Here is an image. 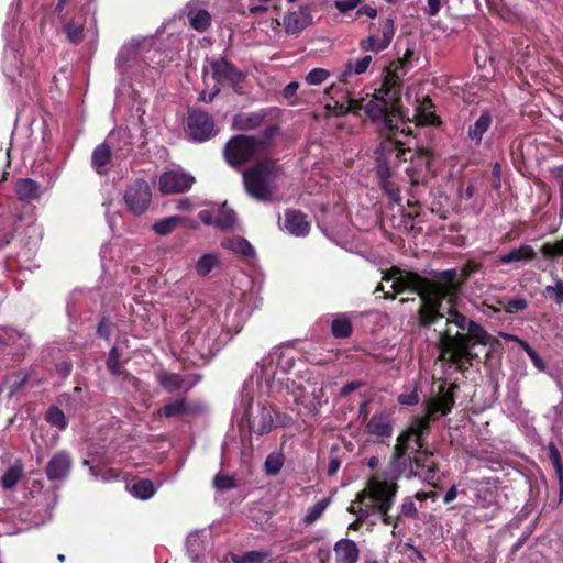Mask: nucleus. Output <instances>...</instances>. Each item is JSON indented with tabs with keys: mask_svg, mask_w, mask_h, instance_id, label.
<instances>
[{
	"mask_svg": "<svg viewBox=\"0 0 563 563\" xmlns=\"http://www.w3.org/2000/svg\"><path fill=\"white\" fill-rule=\"evenodd\" d=\"M431 275L433 280L428 279L424 284V295L440 306L443 301L449 305L445 329L438 332L435 341L440 352L438 360L454 364L456 372L465 374L473 363L479 362V355L472 351L473 346L479 344L495 349L499 346V341L485 331L483 325L456 310L463 288V280H457L456 269L434 271Z\"/></svg>",
	"mask_w": 563,
	"mask_h": 563,
	"instance_id": "1",
	"label": "nucleus"
},
{
	"mask_svg": "<svg viewBox=\"0 0 563 563\" xmlns=\"http://www.w3.org/2000/svg\"><path fill=\"white\" fill-rule=\"evenodd\" d=\"M457 389L459 385L455 383L446 386L443 382L438 385L435 396L424 401V413L415 417L408 428L398 434L394 445L395 464H404L405 454L411 442L422 445V437L430 432L431 421H435L437 413L446 416L453 410Z\"/></svg>",
	"mask_w": 563,
	"mask_h": 563,
	"instance_id": "2",
	"label": "nucleus"
},
{
	"mask_svg": "<svg viewBox=\"0 0 563 563\" xmlns=\"http://www.w3.org/2000/svg\"><path fill=\"white\" fill-rule=\"evenodd\" d=\"M402 76L404 73L399 74L396 70L391 77H385L382 87L368 100L349 99L347 110L355 113L364 111L365 115L373 120L388 122V115L395 113L399 107Z\"/></svg>",
	"mask_w": 563,
	"mask_h": 563,
	"instance_id": "3",
	"label": "nucleus"
},
{
	"mask_svg": "<svg viewBox=\"0 0 563 563\" xmlns=\"http://www.w3.org/2000/svg\"><path fill=\"white\" fill-rule=\"evenodd\" d=\"M398 486L394 479H386L382 475H373L367 487L358 492L355 503L363 504L365 500H371V509H361V517L367 518L374 512L382 515V522L384 525H393L397 527V522L400 520V516L394 517L389 515Z\"/></svg>",
	"mask_w": 563,
	"mask_h": 563,
	"instance_id": "4",
	"label": "nucleus"
},
{
	"mask_svg": "<svg viewBox=\"0 0 563 563\" xmlns=\"http://www.w3.org/2000/svg\"><path fill=\"white\" fill-rule=\"evenodd\" d=\"M283 174V166L278 159L260 158L250 168L243 172L245 192L258 200L271 201L273 197L272 184Z\"/></svg>",
	"mask_w": 563,
	"mask_h": 563,
	"instance_id": "5",
	"label": "nucleus"
},
{
	"mask_svg": "<svg viewBox=\"0 0 563 563\" xmlns=\"http://www.w3.org/2000/svg\"><path fill=\"white\" fill-rule=\"evenodd\" d=\"M393 144L395 145L396 158L410 163L406 169L409 179H413L415 184L428 185L429 180L434 177L432 151L429 147H420L418 143L416 148L406 147V143Z\"/></svg>",
	"mask_w": 563,
	"mask_h": 563,
	"instance_id": "6",
	"label": "nucleus"
},
{
	"mask_svg": "<svg viewBox=\"0 0 563 563\" xmlns=\"http://www.w3.org/2000/svg\"><path fill=\"white\" fill-rule=\"evenodd\" d=\"M416 445L417 450L415 456L410 457L405 454L404 464H395L394 453L391 454V467L395 474L391 479L396 482L397 477H399L400 474L405 472L407 465L409 464L411 474L419 476L423 482L434 486L432 482L437 478L439 466L433 459V453L428 450H423V441L421 446H419L417 443ZM406 453H408V451Z\"/></svg>",
	"mask_w": 563,
	"mask_h": 563,
	"instance_id": "7",
	"label": "nucleus"
},
{
	"mask_svg": "<svg viewBox=\"0 0 563 563\" xmlns=\"http://www.w3.org/2000/svg\"><path fill=\"white\" fill-rule=\"evenodd\" d=\"M383 280L390 282L393 280V289L394 294L385 292L384 298L385 299H391L394 300L396 298V295L405 294L407 291L411 294H416L420 298L424 295V285L428 284V278L421 276L418 273L415 272H406L397 266H393L390 269H388L384 276Z\"/></svg>",
	"mask_w": 563,
	"mask_h": 563,
	"instance_id": "8",
	"label": "nucleus"
},
{
	"mask_svg": "<svg viewBox=\"0 0 563 563\" xmlns=\"http://www.w3.org/2000/svg\"><path fill=\"white\" fill-rule=\"evenodd\" d=\"M269 143H227L223 148L224 159L232 167H240L252 159H264Z\"/></svg>",
	"mask_w": 563,
	"mask_h": 563,
	"instance_id": "9",
	"label": "nucleus"
},
{
	"mask_svg": "<svg viewBox=\"0 0 563 563\" xmlns=\"http://www.w3.org/2000/svg\"><path fill=\"white\" fill-rule=\"evenodd\" d=\"M212 78L219 85H228L235 92L242 93L241 84L244 81V74L225 58L208 60Z\"/></svg>",
	"mask_w": 563,
	"mask_h": 563,
	"instance_id": "10",
	"label": "nucleus"
},
{
	"mask_svg": "<svg viewBox=\"0 0 563 563\" xmlns=\"http://www.w3.org/2000/svg\"><path fill=\"white\" fill-rule=\"evenodd\" d=\"M124 205L134 216H142L151 203V189L144 179H136L125 188L123 194Z\"/></svg>",
	"mask_w": 563,
	"mask_h": 563,
	"instance_id": "11",
	"label": "nucleus"
},
{
	"mask_svg": "<svg viewBox=\"0 0 563 563\" xmlns=\"http://www.w3.org/2000/svg\"><path fill=\"white\" fill-rule=\"evenodd\" d=\"M187 128L190 136L196 141L216 137L218 129L213 118L200 109H191L187 114Z\"/></svg>",
	"mask_w": 563,
	"mask_h": 563,
	"instance_id": "12",
	"label": "nucleus"
},
{
	"mask_svg": "<svg viewBox=\"0 0 563 563\" xmlns=\"http://www.w3.org/2000/svg\"><path fill=\"white\" fill-rule=\"evenodd\" d=\"M195 177L178 169H170L159 176L158 189L162 195H178L189 190Z\"/></svg>",
	"mask_w": 563,
	"mask_h": 563,
	"instance_id": "13",
	"label": "nucleus"
},
{
	"mask_svg": "<svg viewBox=\"0 0 563 563\" xmlns=\"http://www.w3.org/2000/svg\"><path fill=\"white\" fill-rule=\"evenodd\" d=\"M365 431L373 439V443H386L394 433L390 413L384 410L374 412L366 424Z\"/></svg>",
	"mask_w": 563,
	"mask_h": 563,
	"instance_id": "14",
	"label": "nucleus"
},
{
	"mask_svg": "<svg viewBox=\"0 0 563 563\" xmlns=\"http://www.w3.org/2000/svg\"><path fill=\"white\" fill-rule=\"evenodd\" d=\"M73 467L71 455L67 451H58L51 456L46 464V476L48 481H63L70 475Z\"/></svg>",
	"mask_w": 563,
	"mask_h": 563,
	"instance_id": "15",
	"label": "nucleus"
},
{
	"mask_svg": "<svg viewBox=\"0 0 563 563\" xmlns=\"http://www.w3.org/2000/svg\"><path fill=\"white\" fill-rule=\"evenodd\" d=\"M279 109H261L256 112H242L233 118V126L236 130L250 131L258 128L267 117H277Z\"/></svg>",
	"mask_w": 563,
	"mask_h": 563,
	"instance_id": "16",
	"label": "nucleus"
},
{
	"mask_svg": "<svg viewBox=\"0 0 563 563\" xmlns=\"http://www.w3.org/2000/svg\"><path fill=\"white\" fill-rule=\"evenodd\" d=\"M284 217L285 219L283 228L291 235L297 238H305L309 234L310 222L307 219V214L300 210L287 208L285 210Z\"/></svg>",
	"mask_w": 563,
	"mask_h": 563,
	"instance_id": "17",
	"label": "nucleus"
},
{
	"mask_svg": "<svg viewBox=\"0 0 563 563\" xmlns=\"http://www.w3.org/2000/svg\"><path fill=\"white\" fill-rule=\"evenodd\" d=\"M420 300L421 305L417 312L418 327L420 329H429L440 319L444 318L441 311L442 306L432 302L428 295L422 296Z\"/></svg>",
	"mask_w": 563,
	"mask_h": 563,
	"instance_id": "18",
	"label": "nucleus"
},
{
	"mask_svg": "<svg viewBox=\"0 0 563 563\" xmlns=\"http://www.w3.org/2000/svg\"><path fill=\"white\" fill-rule=\"evenodd\" d=\"M273 429L274 420L272 409L267 406L260 407L257 416L249 420V431L257 435L268 434Z\"/></svg>",
	"mask_w": 563,
	"mask_h": 563,
	"instance_id": "19",
	"label": "nucleus"
},
{
	"mask_svg": "<svg viewBox=\"0 0 563 563\" xmlns=\"http://www.w3.org/2000/svg\"><path fill=\"white\" fill-rule=\"evenodd\" d=\"M335 563H356L360 556L357 543L350 539H341L333 547Z\"/></svg>",
	"mask_w": 563,
	"mask_h": 563,
	"instance_id": "20",
	"label": "nucleus"
},
{
	"mask_svg": "<svg viewBox=\"0 0 563 563\" xmlns=\"http://www.w3.org/2000/svg\"><path fill=\"white\" fill-rule=\"evenodd\" d=\"M312 21L308 8L289 13L285 18V29L288 34H297L305 30Z\"/></svg>",
	"mask_w": 563,
	"mask_h": 563,
	"instance_id": "21",
	"label": "nucleus"
},
{
	"mask_svg": "<svg viewBox=\"0 0 563 563\" xmlns=\"http://www.w3.org/2000/svg\"><path fill=\"white\" fill-rule=\"evenodd\" d=\"M192 413V407L189 406L185 396L176 398L175 400L158 408L156 415L167 419L180 418Z\"/></svg>",
	"mask_w": 563,
	"mask_h": 563,
	"instance_id": "22",
	"label": "nucleus"
},
{
	"mask_svg": "<svg viewBox=\"0 0 563 563\" xmlns=\"http://www.w3.org/2000/svg\"><path fill=\"white\" fill-rule=\"evenodd\" d=\"M221 246L222 249L230 250L243 257H252L255 255V249L250 244L247 240L240 235L224 238L221 241Z\"/></svg>",
	"mask_w": 563,
	"mask_h": 563,
	"instance_id": "23",
	"label": "nucleus"
},
{
	"mask_svg": "<svg viewBox=\"0 0 563 563\" xmlns=\"http://www.w3.org/2000/svg\"><path fill=\"white\" fill-rule=\"evenodd\" d=\"M536 258V252L529 244H522L519 249H512L499 257V263L507 265L510 263L531 262Z\"/></svg>",
	"mask_w": 563,
	"mask_h": 563,
	"instance_id": "24",
	"label": "nucleus"
},
{
	"mask_svg": "<svg viewBox=\"0 0 563 563\" xmlns=\"http://www.w3.org/2000/svg\"><path fill=\"white\" fill-rule=\"evenodd\" d=\"M353 322L345 314H336L331 322V334L334 339L345 340L353 335Z\"/></svg>",
	"mask_w": 563,
	"mask_h": 563,
	"instance_id": "25",
	"label": "nucleus"
},
{
	"mask_svg": "<svg viewBox=\"0 0 563 563\" xmlns=\"http://www.w3.org/2000/svg\"><path fill=\"white\" fill-rule=\"evenodd\" d=\"M476 504L478 508L489 511L483 515L485 521L494 519L499 511V507L497 506L494 494L490 489H485L478 493Z\"/></svg>",
	"mask_w": 563,
	"mask_h": 563,
	"instance_id": "26",
	"label": "nucleus"
},
{
	"mask_svg": "<svg viewBox=\"0 0 563 563\" xmlns=\"http://www.w3.org/2000/svg\"><path fill=\"white\" fill-rule=\"evenodd\" d=\"M156 380L164 391L173 394L176 390H180L184 386L185 379L179 374L168 373L161 371L156 374Z\"/></svg>",
	"mask_w": 563,
	"mask_h": 563,
	"instance_id": "27",
	"label": "nucleus"
},
{
	"mask_svg": "<svg viewBox=\"0 0 563 563\" xmlns=\"http://www.w3.org/2000/svg\"><path fill=\"white\" fill-rule=\"evenodd\" d=\"M15 190L21 200L30 201L38 198V184L30 178L18 180Z\"/></svg>",
	"mask_w": 563,
	"mask_h": 563,
	"instance_id": "28",
	"label": "nucleus"
},
{
	"mask_svg": "<svg viewBox=\"0 0 563 563\" xmlns=\"http://www.w3.org/2000/svg\"><path fill=\"white\" fill-rule=\"evenodd\" d=\"M236 222V216L233 209L223 203L219 209L213 227L220 230H233Z\"/></svg>",
	"mask_w": 563,
	"mask_h": 563,
	"instance_id": "29",
	"label": "nucleus"
},
{
	"mask_svg": "<svg viewBox=\"0 0 563 563\" xmlns=\"http://www.w3.org/2000/svg\"><path fill=\"white\" fill-rule=\"evenodd\" d=\"M371 63H372L371 55H365L355 62L349 60L346 63V69L340 75L339 79L341 81H346L347 77L351 76L352 74L361 75V74L365 73L368 69Z\"/></svg>",
	"mask_w": 563,
	"mask_h": 563,
	"instance_id": "30",
	"label": "nucleus"
},
{
	"mask_svg": "<svg viewBox=\"0 0 563 563\" xmlns=\"http://www.w3.org/2000/svg\"><path fill=\"white\" fill-rule=\"evenodd\" d=\"M131 494L141 500H147L155 495L156 488L148 478L137 479L130 488Z\"/></svg>",
	"mask_w": 563,
	"mask_h": 563,
	"instance_id": "31",
	"label": "nucleus"
},
{
	"mask_svg": "<svg viewBox=\"0 0 563 563\" xmlns=\"http://www.w3.org/2000/svg\"><path fill=\"white\" fill-rule=\"evenodd\" d=\"M184 219L181 216H170L167 218H163L162 220L157 221L152 225V229H154L155 233L165 236L172 233L175 228L183 224Z\"/></svg>",
	"mask_w": 563,
	"mask_h": 563,
	"instance_id": "32",
	"label": "nucleus"
},
{
	"mask_svg": "<svg viewBox=\"0 0 563 563\" xmlns=\"http://www.w3.org/2000/svg\"><path fill=\"white\" fill-rule=\"evenodd\" d=\"M285 463V455L282 451L272 452L267 455L264 471L267 476H277L279 475Z\"/></svg>",
	"mask_w": 563,
	"mask_h": 563,
	"instance_id": "33",
	"label": "nucleus"
},
{
	"mask_svg": "<svg viewBox=\"0 0 563 563\" xmlns=\"http://www.w3.org/2000/svg\"><path fill=\"white\" fill-rule=\"evenodd\" d=\"M22 476L23 465L20 463L11 465L4 475L1 476V487L4 489H12L18 485Z\"/></svg>",
	"mask_w": 563,
	"mask_h": 563,
	"instance_id": "34",
	"label": "nucleus"
},
{
	"mask_svg": "<svg viewBox=\"0 0 563 563\" xmlns=\"http://www.w3.org/2000/svg\"><path fill=\"white\" fill-rule=\"evenodd\" d=\"M220 265V258L216 254H205L200 256L196 263V273L200 277H205L211 273L212 269Z\"/></svg>",
	"mask_w": 563,
	"mask_h": 563,
	"instance_id": "35",
	"label": "nucleus"
},
{
	"mask_svg": "<svg viewBox=\"0 0 563 563\" xmlns=\"http://www.w3.org/2000/svg\"><path fill=\"white\" fill-rule=\"evenodd\" d=\"M492 124V115L488 111L482 112L479 118L470 126L468 135L472 140H481Z\"/></svg>",
	"mask_w": 563,
	"mask_h": 563,
	"instance_id": "36",
	"label": "nucleus"
},
{
	"mask_svg": "<svg viewBox=\"0 0 563 563\" xmlns=\"http://www.w3.org/2000/svg\"><path fill=\"white\" fill-rule=\"evenodd\" d=\"M498 307L505 309L509 314H515L526 310L529 307L528 300L525 298H498L496 300Z\"/></svg>",
	"mask_w": 563,
	"mask_h": 563,
	"instance_id": "37",
	"label": "nucleus"
},
{
	"mask_svg": "<svg viewBox=\"0 0 563 563\" xmlns=\"http://www.w3.org/2000/svg\"><path fill=\"white\" fill-rule=\"evenodd\" d=\"M45 420L51 426L56 427L60 431H64L68 428L67 417L64 415L63 410L56 406H51L46 410Z\"/></svg>",
	"mask_w": 563,
	"mask_h": 563,
	"instance_id": "38",
	"label": "nucleus"
},
{
	"mask_svg": "<svg viewBox=\"0 0 563 563\" xmlns=\"http://www.w3.org/2000/svg\"><path fill=\"white\" fill-rule=\"evenodd\" d=\"M111 158V150L107 143H100L93 151L92 164L98 173L106 167Z\"/></svg>",
	"mask_w": 563,
	"mask_h": 563,
	"instance_id": "39",
	"label": "nucleus"
},
{
	"mask_svg": "<svg viewBox=\"0 0 563 563\" xmlns=\"http://www.w3.org/2000/svg\"><path fill=\"white\" fill-rule=\"evenodd\" d=\"M190 25L198 32H205L211 23V15L207 10H198L188 14Z\"/></svg>",
	"mask_w": 563,
	"mask_h": 563,
	"instance_id": "40",
	"label": "nucleus"
},
{
	"mask_svg": "<svg viewBox=\"0 0 563 563\" xmlns=\"http://www.w3.org/2000/svg\"><path fill=\"white\" fill-rule=\"evenodd\" d=\"M541 254L547 261H554L563 256V236L554 242H545L541 246Z\"/></svg>",
	"mask_w": 563,
	"mask_h": 563,
	"instance_id": "41",
	"label": "nucleus"
},
{
	"mask_svg": "<svg viewBox=\"0 0 563 563\" xmlns=\"http://www.w3.org/2000/svg\"><path fill=\"white\" fill-rule=\"evenodd\" d=\"M107 368L112 375H123L125 377L131 376L130 373L124 372L123 365L120 362L119 349L115 346H113L108 354Z\"/></svg>",
	"mask_w": 563,
	"mask_h": 563,
	"instance_id": "42",
	"label": "nucleus"
},
{
	"mask_svg": "<svg viewBox=\"0 0 563 563\" xmlns=\"http://www.w3.org/2000/svg\"><path fill=\"white\" fill-rule=\"evenodd\" d=\"M376 154L378 155L376 162V174L379 181H390L391 169L388 165L387 159L383 155V143L376 150Z\"/></svg>",
	"mask_w": 563,
	"mask_h": 563,
	"instance_id": "43",
	"label": "nucleus"
},
{
	"mask_svg": "<svg viewBox=\"0 0 563 563\" xmlns=\"http://www.w3.org/2000/svg\"><path fill=\"white\" fill-rule=\"evenodd\" d=\"M433 104L430 99L426 98L421 102L420 107L418 108L419 115V124H435L438 121L437 115L432 111Z\"/></svg>",
	"mask_w": 563,
	"mask_h": 563,
	"instance_id": "44",
	"label": "nucleus"
},
{
	"mask_svg": "<svg viewBox=\"0 0 563 563\" xmlns=\"http://www.w3.org/2000/svg\"><path fill=\"white\" fill-rule=\"evenodd\" d=\"M412 56H413V51L407 49L402 58H399L396 62L390 64V66L388 67V73H387L386 77H391L394 74H396V70L399 74L404 73V76H405L407 73L408 66L411 64Z\"/></svg>",
	"mask_w": 563,
	"mask_h": 563,
	"instance_id": "45",
	"label": "nucleus"
},
{
	"mask_svg": "<svg viewBox=\"0 0 563 563\" xmlns=\"http://www.w3.org/2000/svg\"><path fill=\"white\" fill-rule=\"evenodd\" d=\"M331 499L330 498H323L320 501H318L314 506L309 508L307 511L303 522L306 525H311L312 522H316L321 517L322 512L325 510V508L329 507Z\"/></svg>",
	"mask_w": 563,
	"mask_h": 563,
	"instance_id": "46",
	"label": "nucleus"
},
{
	"mask_svg": "<svg viewBox=\"0 0 563 563\" xmlns=\"http://www.w3.org/2000/svg\"><path fill=\"white\" fill-rule=\"evenodd\" d=\"M63 29L69 42L77 44L82 40L84 27L81 24L69 20L64 23Z\"/></svg>",
	"mask_w": 563,
	"mask_h": 563,
	"instance_id": "47",
	"label": "nucleus"
},
{
	"mask_svg": "<svg viewBox=\"0 0 563 563\" xmlns=\"http://www.w3.org/2000/svg\"><path fill=\"white\" fill-rule=\"evenodd\" d=\"M213 487L219 490H229L236 487V479L233 475L218 473L212 479Z\"/></svg>",
	"mask_w": 563,
	"mask_h": 563,
	"instance_id": "48",
	"label": "nucleus"
},
{
	"mask_svg": "<svg viewBox=\"0 0 563 563\" xmlns=\"http://www.w3.org/2000/svg\"><path fill=\"white\" fill-rule=\"evenodd\" d=\"M269 555V552L247 551L241 555H234V563H262Z\"/></svg>",
	"mask_w": 563,
	"mask_h": 563,
	"instance_id": "49",
	"label": "nucleus"
},
{
	"mask_svg": "<svg viewBox=\"0 0 563 563\" xmlns=\"http://www.w3.org/2000/svg\"><path fill=\"white\" fill-rule=\"evenodd\" d=\"M481 269L482 263L470 260L462 265L460 274L457 273V280H464V285H466L467 279L477 274Z\"/></svg>",
	"mask_w": 563,
	"mask_h": 563,
	"instance_id": "50",
	"label": "nucleus"
},
{
	"mask_svg": "<svg viewBox=\"0 0 563 563\" xmlns=\"http://www.w3.org/2000/svg\"><path fill=\"white\" fill-rule=\"evenodd\" d=\"M330 76V71L324 68H313L306 75V81L309 85L316 86L324 82Z\"/></svg>",
	"mask_w": 563,
	"mask_h": 563,
	"instance_id": "51",
	"label": "nucleus"
},
{
	"mask_svg": "<svg viewBox=\"0 0 563 563\" xmlns=\"http://www.w3.org/2000/svg\"><path fill=\"white\" fill-rule=\"evenodd\" d=\"M382 190L389 197L391 202L395 205H399L401 201V197L399 194V189L391 180H385L384 183H379Z\"/></svg>",
	"mask_w": 563,
	"mask_h": 563,
	"instance_id": "52",
	"label": "nucleus"
},
{
	"mask_svg": "<svg viewBox=\"0 0 563 563\" xmlns=\"http://www.w3.org/2000/svg\"><path fill=\"white\" fill-rule=\"evenodd\" d=\"M409 183H410V187L408 190L409 198H408L407 205L409 207H419L420 206V202H419L420 187L427 188L428 185L416 184L415 180H412V179H409Z\"/></svg>",
	"mask_w": 563,
	"mask_h": 563,
	"instance_id": "53",
	"label": "nucleus"
},
{
	"mask_svg": "<svg viewBox=\"0 0 563 563\" xmlns=\"http://www.w3.org/2000/svg\"><path fill=\"white\" fill-rule=\"evenodd\" d=\"M365 0H335L333 5L342 14H347L350 11L357 9Z\"/></svg>",
	"mask_w": 563,
	"mask_h": 563,
	"instance_id": "54",
	"label": "nucleus"
},
{
	"mask_svg": "<svg viewBox=\"0 0 563 563\" xmlns=\"http://www.w3.org/2000/svg\"><path fill=\"white\" fill-rule=\"evenodd\" d=\"M382 33H383V35H382V37H379L380 42H382L380 47L387 48L394 37V34H395V27H394L393 20L387 19L384 22L383 27H382Z\"/></svg>",
	"mask_w": 563,
	"mask_h": 563,
	"instance_id": "55",
	"label": "nucleus"
},
{
	"mask_svg": "<svg viewBox=\"0 0 563 563\" xmlns=\"http://www.w3.org/2000/svg\"><path fill=\"white\" fill-rule=\"evenodd\" d=\"M380 45H382L380 38L377 37L376 35H369L360 42V47L363 51H373L375 53H378V52H382L385 49V47H380Z\"/></svg>",
	"mask_w": 563,
	"mask_h": 563,
	"instance_id": "56",
	"label": "nucleus"
},
{
	"mask_svg": "<svg viewBox=\"0 0 563 563\" xmlns=\"http://www.w3.org/2000/svg\"><path fill=\"white\" fill-rule=\"evenodd\" d=\"M400 515L410 519H417L418 510L415 500H412L411 498L405 499L402 505H400Z\"/></svg>",
	"mask_w": 563,
	"mask_h": 563,
	"instance_id": "57",
	"label": "nucleus"
},
{
	"mask_svg": "<svg viewBox=\"0 0 563 563\" xmlns=\"http://www.w3.org/2000/svg\"><path fill=\"white\" fill-rule=\"evenodd\" d=\"M140 46L137 41H132L131 43L124 45L118 55V63H124L128 60L131 54L135 53Z\"/></svg>",
	"mask_w": 563,
	"mask_h": 563,
	"instance_id": "58",
	"label": "nucleus"
},
{
	"mask_svg": "<svg viewBox=\"0 0 563 563\" xmlns=\"http://www.w3.org/2000/svg\"><path fill=\"white\" fill-rule=\"evenodd\" d=\"M547 295H555L556 305H563V284L561 280H558L554 286L548 285L545 287Z\"/></svg>",
	"mask_w": 563,
	"mask_h": 563,
	"instance_id": "59",
	"label": "nucleus"
},
{
	"mask_svg": "<svg viewBox=\"0 0 563 563\" xmlns=\"http://www.w3.org/2000/svg\"><path fill=\"white\" fill-rule=\"evenodd\" d=\"M498 334H499V336L504 338L508 342H518V343H520V345L522 346L523 351H526V353L529 356L536 353V351L529 345L528 342L519 340L516 335L508 334V333H505V332H499Z\"/></svg>",
	"mask_w": 563,
	"mask_h": 563,
	"instance_id": "60",
	"label": "nucleus"
},
{
	"mask_svg": "<svg viewBox=\"0 0 563 563\" xmlns=\"http://www.w3.org/2000/svg\"><path fill=\"white\" fill-rule=\"evenodd\" d=\"M400 405L416 406L419 402V395L417 390L410 391L409 394H402L397 397Z\"/></svg>",
	"mask_w": 563,
	"mask_h": 563,
	"instance_id": "61",
	"label": "nucleus"
},
{
	"mask_svg": "<svg viewBox=\"0 0 563 563\" xmlns=\"http://www.w3.org/2000/svg\"><path fill=\"white\" fill-rule=\"evenodd\" d=\"M111 334L110 323L106 318H101L97 327V335L101 339L109 340Z\"/></svg>",
	"mask_w": 563,
	"mask_h": 563,
	"instance_id": "62",
	"label": "nucleus"
},
{
	"mask_svg": "<svg viewBox=\"0 0 563 563\" xmlns=\"http://www.w3.org/2000/svg\"><path fill=\"white\" fill-rule=\"evenodd\" d=\"M551 463L554 467L555 475L558 477L560 495H562V493H563V464H562V461L561 460L552 461Z\"/></svg>",
	"mask_w": 563,
	"mask_h": 563,
	"instance_id": "63",
	"label": "nucleus"
},
{
	"mask_svg": "<svg viewBox=\"0 0 563 563\" xmlns=\"http://www.w3.org/2000/svg\"><path fill=\"white\" fill-rule=\"evenodd\" d=\"M366 15L369 19H375L377 16V10L368 4H361L356 10V16Z\"/></svg>",
	"mask_w": 563,
	"mask_h": 563,
	"instance_id": "64",
	"label": "nucleus"
}]
</instances>
